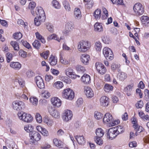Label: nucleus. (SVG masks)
Wrapping results in <instances>:
<instances>
[{
    "label": "nucleus",
    "mask_w": 149,
    "mask_h": 149,
    "mask_svg": "<svg viewBox=\"0 0 149 149\" xmlns=\"http://www.w3.org/2000/svg\"><path fill=\"white\" fill-rule=\"evenodd\" d=\"M103 122L107 124H109L111 126H114L118 123V121L113 120L112 116L109 113H107L103 118Z\"/></svg>",
    "instance_id": "f257e3e1"
},
{
    "label": "nucleus",
    "mask_w": 149,
    "mask_h": 149,
    "mask_svg": "<svg viewBox=\"0 0 149 149\" xmlns=\"http://www.w3.org/2000/svg\"><path fill=\"white\" fill-rule=\"evenodd\" d=\"M91 46V44L88 41L82 40L78 44V49L79 51L84 52L88 50Z\"/></svg>",
    "instance_id": "f03ea898"
},
{
    "label": "nucleus",
    "mask_w": 149,
    "mask_h": 149,
    "mask_svg": "<svg viewBox=\"0 0 149 149\" xmlns=\"http://www.w3.org/2000/svg\"><path fill=\"white\" fill-rule=\"evenodd\" d=\"M74 96V93L72 90L69 88L65 89L62 94L63 98L69 100H72Z\"/></svg>",
    "instance_id": "7ed1b4c3"
},
{
    "label": "nucleus",
    "mask_w": 149,
    "mask_h": 149,
    "mask_svg": "<svg viewBox=\"0 0 149 149\" xmlns=\"http://www.w3.org/2000/svg\"><path fill=\"white\" fill-rule=\"evenodd\" d=\"M133 10L136 15L137 16L142 15L144 12L143 6L140 3H136L134 5Z\"/></svg>",
    "instance_id": "20e7f679"
},
{
    "label": "nucleus",
    "mask_w": 149,
    "mask_h": 149,
    "mask_svg": "<svg viewBox=\"0 0 149 149\" xmlns=\"http://www.w3.org/2000/svg\"><path fill=\"white\" fill-rule=\"evenodd\" d=\"M12 106L14 109L18 111L24 109L25 105L24 102L22 101H15L13 102Z\"/></svg>",
    "instance_id": "39448f33"
},
{
    "label": "nucleus",
    "mask_w": 149,
    "mask_h": 149,
    "mask_svg": "<svg viewBox=\"0 0 149 149\" xmlns=\"http://www.w3.org/2000/svg\"><path fill=\"white\" fill-rule=\"evenodd\" d=\"M103 54L107 60H111L113 58L112 51L110 48L108 47H106L103 48Z\"/></svg>",
    "instance_id": "423d86ee"
},
{
    "label": "nucleus",
    "mask_w": 149,
    "mask_h": 149,
    "mask_svg": "<svg viewBox=\"0 0 149 149\" xmlns=\"http://www.w3.org/2000/svg\"><path fill=\"white\" fill-rule=\"evenodd\" d=\"M73 116L72 112L69 110H65L62 114L63 119L67 122L72 119Z\"/></svg>",
    "instance_id": "0eeeda50"
},
{
    "label": "nucleus",
    "mask_w": 149,
    "mask_h": 149,
    "mask_svg": "<svg viewBox=\"0 0 149 149\" xmlns=\"http://www.w3.org/2000/svg\"><path fill=\"white\" fill-rule=\"evenodd\" d=\"M29 134L31 139L33 141L32 142V143L34 142V141H38L40 140L41 138L40 134L36 131H32L29 133Z\"/></svg>",
    "instance_id": "6e6552de"
},
{
    "label": "nucleus",
    "mask_w": 149,
    "mask_h": 149,
    "mask_svg": "<svg viewBox=\"0 0 149 149\" xmlns=\"http://www.w3.org/2000/svg\"><path fill=\"white\" fill-rule=\"evenodd\" d=\"M95 66L98 72L101 74H104L106 71V69L103 64L101 63L97 62L95 64Z\"/></svg>",
    "instance_id": "1a4fd4ad"
},
{
    "label": "nucleus",
    "mask_w": 149,
    "mask_h": 149,
    "mask_svg": "<svg viewBox=\"0 0 149 149\" xmlns=\"http://www.w3.org/2000/svg\"><path fill=\"white\" fill-rule=\"evenodd\" d=\"M65 72L67 76L72 79H75L77 77L79 78L80 77V76L76 74L74 72H73L72 69L71 68H68L66 69Z\"/></svg>",
    "instance_id": "9d476101"
},
{
    "label": "nucleus",
    "mask_w": 149,
    "mask_h": 149,
    "mask_svg": "<svg viewBox=\"0 0 149 149\" xmlns=\"http://www.w3.org/2000/svg\"><path fill=\"white\" fill-rule=\"evenodd\" d=\"M116 129L114 127L110 128L108 131L107 137L109 139H113L115 138L117 135L118 133L116 132L115 130Z\"/></svg>",
    "instance_id": "9b49d317"
},
{
    "label": "nucleus",
    "mask_w": 149,
    "mask_h": 149,
    "mask_svg": "<svg viewBox=\"0 0 149 149\" xmlns=\"http://www.w3.org/2000/svg\"><path fill=\"white\" fill-rule=\"evenodd\" d=\"M45 16H41L39 15V16H37L34 19V24L36 26H38L45 21Z\"/></svg>",
    "instance_id": "f8f14e48"
},
{
    "label": "nucleus",
    "mask_w": 149,
    "mask_h": 149,
    "mask_svg": "<svg viewBox=\"0 0 149 149\" xmlns=\"http://www.w3.org/2000/svg\"><path fill=\"white\" fill-rule=\"evenodd\" d=\"M35 81L38 87L40 89L44 88L45 85L43 80L41 77L37 76L35 77Z\"/></svg>",
    "instance_id": "ddd939ff"
},
{
    "label": "nucleus",
    "mask_w": 149,
    "mask_h": 149,
    "mask_svg": "<svg viewBox=\"0 0 149 149\" xmlns=\"http://www.w3.org/2000/svg\"><path fill=\"white\" fill-rule=\"evenodd\" d=\"M51 102L52 105L57 107H59L61 104V101L58 97H54L51 99Z\"/></svg>",
    "instance_id": "4468645a"
},
{
    "label": "nucleus",
    "mask_w": 149,
    "mask_h": 149,
    "mask_svg": "<svg viewBox=\"0 0 149 149\" xmlns=\"http://www.w3.org/2000/svg\"><path fill=\"white\" fill-rule=\"evenodd\" d=\"M84 92L87 97L88 98H91L93 96V92L92 89L90 87L85 86Z\"/></svg>",
    "instance_id": "2eb2a0df"
},
{
    "label": "nucleus",
    "mask_w": 149,
    "mask_h": 149,
    "mask_svg": "<svg viewBox=\"0 0 149 149\" xmlns=\"http://www.w3.org/2000/svg\"><path fill=\"white\" fill-rule=\"evenodd\" d=\"M53 142L54 145L59 148H62L64 146V143L60 140L56 138L54 139Z\"/></svg>",
    "instance_id": "dca6fc26"
},
{
    "label": "nucleus",
    "mask_w": 149,
    "mask_h": 149,
    "mask_svg": "<svg viewBox=\"0 0 149 149\" xmlns=\"http://www.w3.org/2000/svg\"><path fill=\"white\" fill-rule=\"evenodd\" d=\"M109 102L108 97L105 96L101 97L100 99L101 105L104 107L108 105Z\"/></svg>",
    "instance_id": "f3484780"
},
{
    "label": "nucleus",
    "mask_w": 149,
    "mask_h": 149,
    "mask_svg": "<svg viewBox=\"0 0 149 149\" xmlns=\"http://www.w3.org/2000/svg\"><path fill=\"white\" fill-rule=\"evenodd\" d=\"M141 20L143 25L144 26H149V18L146 16H143Z\"/></svg>",
    "instance_id": "a211bd4d"
},
{
    "label": "nucleus",
    "mask_w": 149,
    "mask_h": 149,
    "mask_svg": "<svg viewBox=\"0 0 149 149\" xmlns=\"http://www.w3.org/2000/svg\"><path fill=\"white\" fill-rule=\"evenodd\" d=\"M127 77V74L124 72H120L117 74V78L119 80L122 81H124Z\"/></svg>",
    "instance_id": "6ab92c4d"
},
{
    "label": "nucleus",
    "mask_w": 149,
    "mask_h": 149,
    "mask_svg": "<svg viewBox=\"0 0 149 149\" xmlns=\"http://www.w3.org/2000/svg\"><path fill=\"white\" fill-rule=\"evenodd\" d=\"M81 80L84 84H88L91 81V78L90 76L86 74H84L82 76L81 78Z\"/></svg>",
    "instance_id": "aec40b11"
},
{
    "label": "nucleus",
    "mask_w": 149,
    "mask_h": 149,
    "mask_svg": "<svg viewBox=\"0 0 149 149\" xmlns=\"http://www.w3.org/2000/svg\"><path fill=\"white\" fill-rule=\"evenodd\" d=\"M89 58L90 56L87 54H83L81 56V61L85 64H87L88 63Z\"/></svg>",
    "instance_id": "412c9836"
},
{
    "label": "nucleus",
    "mask_w": 149,
    "mask_h": 149,
    "mask_svg": "<svg viewBox=\"0 0 149 149\" xmlns=\"http://www.w3.org/2000/svg\"><path fill=\"white\" fill-rule=\"evenodd\" d=\"M10 66L16 70H19L21 67V64L18 62H11L10 63Z\"/></svg>",
    "instance_id": "4be33fe9"
},
{
    "label": "nucleus",
    "mask_w": 149,
    "mask_h": 149,
    "mask_svg": "<svg viewBox=\"0 0 149 149\" xmlns=\"http://www.w3.org/2000/svg\"><path fill=\"white\" fill-rule=\"evenodd\" d=\"M36 13L37 16H39V15L41 16H45L44 11L41 7H38L36 8Z\"/></svg>",
    "instance_id": "5701e85b"
},
{
    "label": "nucleus",
    "mask_w": 149,
    "mask_h": 149,
    "mask_svg": "<svg viewBox=\"0 0 149 149\" xmlns=\"http://www.w3.org/2000/svg\"><path fill=\"white\" fill-rule=\"evenodd\" d=\"M104 131L102 128H99L97 129L95 131L96 136L95 137L101 138L104 135Z\"/></svg>",
    "instance_id": "b1692460"
},
{
    "label": "nucleus",
    "mask_w": 149,
    "mask_h": 149,
    "mask_svg": "<svg viewBox=\"0 0 149 149\" xmlns=\"http://www.w3.org/2000/svg\"><path fill=\"white\" fill-rule=\"evenodd\" d=\"M49 62L52 65H56L57 63V57L55 56H53L52 55L49 57Z\"/></svg>",
    "instance_id": "393cba45"
},
{
    "label": "nucleus",
    "mask_w": 149,
    "mask_h": 149,
    "mask_svg": "<svg viewBox=\"0 0 149 149\" xmlns=\"http://www.w3.org/2000/svg\"><path fill=\"white\" fill-rule=\"evenodd\" d=\"M73 28L72 23L71 22H68L65 25V33L67 34L69 31H70Z\"/></svg>",
    "instance_id": "a878e982"
},
{
    "label": "nucleus",
    "mask_w": 149,
    "mask_h": 149,
    "mask_svg": "<svg viewBox=\"0 0 149 149\" xmlns=\"http://www.w3.org/2000/svg\"><path fill=\"white\" fill-rule=\"evenodd\" d=\"M74 16L76 19H79L81 17V12L80 9L77 8H75L74 11Z\"/></svg>",
    "instance_id": "bb28decb"
},
{
    "label": "nucleus",
    "mask_w": 149,
    "mask_h": 149,
    "mask_svg": "<svg viewBox=\"0 0 149 149\" xmlns=\"http://www.w3.org/2000/svg\"><path fill=\"white\" fill-rule=\"evenodd\" d=\"M94 27L95 31L99 32L103 31V27L100 23H96L94 25Z\"/></svg>",
    "instance_id": "cd10ccee"
},
{
    "label": "nucleus",
    "mask_w": 149,
    "mask_h": 149,
    "mask_svg": "<svg viewBox=\"0 0 149 149\" xmlns=\"http://www.w3.org/2000/svg\"><path fill=\"white\" fill-rule=\"evenodd\" d=\"M120 65V64L112 63L111 65V69L112 71L115 72L116 70L118 72L121 71Z\"/></svg>",
    "instance_id": "c85d7f7f"
},
{
    "label": "nucleus",
    "mask_w": 149,
    "mask_h": 149,
    "mask_svg": "<svg viewBox=\"0 0 149 149\" xmlns=\"http://www.w3.org/2000/svg\"><path fill=\"white\" fill-rule=\"evenodd\" d=\"M75 138L78 143L82 145L85 142V140L83 136H76Z\"/></svg>",
    "instance_id": "c756f323"
},
{
    "label": "nucleus",
    "mask_w": 149,
    "mask_h": 149,
    "mask_svg": "<svg viewBox=\"0 0 149 149\" xmlns=\"http://www.w3.org/2000/svg\"><path fill=\"white\" fill-rule=\"evenodd\" d=\"M101 11L100 9H97L93 13V16L97 20L99 19L101 16Z\"/></svg>",
    "instance_id": "7c9ffc66"
},
{
    "label": "nucleus",
    "mask_w": 149,
    "mask_h": 149,
    "mask_svg": "<svg viewBox=\"0 0 149 149\" xmlns=\"http://www.w3.org/2000/svg\"><path fill=\"white\" fill-rule=\"evenodd\" d=\"M113 86L109 84H105L104 87V90L106 92H109L113 90Z\"/></svg>",
    "instance_id": "2f4dec72"
},
{
    "label": "nucleus",
    "mask_w": 149,
    "mask_h": 149,
    "mask_svg": "<svg viewBox=\"0 0 149 149\" xmlns=\"http://www.w3.org/2000/svg\"><path fill=\"white\" fill-rule=\"evenodd\" d=\"M23 121L28 123L31 122L33 120V117L30 114H27L25 115Z\"/></svg>",
    "instance_id": "473e14b6"
},
{
    "label": "nucleus",
    "mask_w": 149,
    "mask_h": 149,
    "mask_svg": "<svg viewBox=\"0 0 149 149\" xmlns=\"http://www.w3.org/2000/svg\"><path fill=\"white\" fill-rule=\"evenodd\" d=\"M35 34L36 38L38 40H40L41 42L43 43H45V42L46 41L44 38L41 36L39 33L38 32H36Z\"/></svg>",
    "instance_id": "72a5a7b5"
},
{
    "label": "nucleus",
    "mask_w": 149,
    "mask_h": 149,
    "mask_svg": "<svg viewBox=\"0 0 149 149\" xmlns=\"http://www.w3.org/2000/svg\"><path fill=\"white\" fill-rule=\"evenodd\" d=\"M63 83L60 81H58L55 82L54 84V87L57 89H59L63 87Z\"/></svg>",
    "instance_id": "f704fd0d"
},
{
    "label": "nucleus",
    "mask_w": 149,
    "mask_h": 149,
    "mask_svg": "<svg viewBox=\"0 0 149 149\" xmlns=\"http://www.w3.org/2000/svg\"><path fill=\"white\" fill-rule=\"evenodd\" d=\"M136 128H134L135 130L136 131V135L137 136L143 130V128L141 126H139L138 125L137 126H136Z\"/></svg>",
    "instance_id": "c9c22d12"
},
{
    "label": "nucleus",
    "mask_w": 149,
    "mask_h": 149,
    "mask_svg": "<svg viewBox=\"0 0 149 149\" xmlns=\"http://www.w3.org/2000/svg\"><path fill=\"white\" fill-rule=\"evenodd\" d=\"M30 102L35 106H36L38 103V100L36 97H31L29 99Z\"/></svg>",
    "instance_id": "e433bc0d"
},
{
    "label": "nucleus",
    "mask_w": 149,
    "mask_h": 149,
    "mask_svg": "<svg viewBox=\"0 0 149 149\" xmlns=\"http://www.w3.org/2000/svg\"><path fill=\"white\" fill-rule=\"evenodd\" d=\"M95 47L97 51H100L102 47L101 43L99 41L96 42L95 43Z\"/></svg>",
    "instance_id": "4c0bfd02"
},
{
    "label": "nucleus",
    "mask_w": 149,
    "mask_h": 149,
    "mask_svg": "<svg viewBox=\"0 0 149 149\" xmlns=\"http://www.w3.org/2000/svg\"><path fill=\"white\" fill-rule=\"evenodd\" d=\"M33 47L35 48L38 49L41 46V44L38 40H35L32 44Z\"/></svg>",
    "instance_id": "58836bf2"
},
{
    "label": "nucleus",
    "mask_w": 149,
    "mask_h": 149,
    "mask_svg": "<svg viewBox=\"0 0 149 149\" xmlns=\"http://www.w3.org/2000/svg\"><path fill=\"white\" fill-rule=\"evenodd\" d=\"M10 44L13 47L15 50L17 51L19 50V47L17 42L14 41H12L11 42Z\"/></svg>",
    "instance_id": "ea45409f"
},
{
    "label": "nucleus",
    "mask_w": 149,
    "mask_h": 149,
    "mask_svg": "<svg viewBox=\"0 0 149 149\" xmlns=\"http://www.w3.org/2000/svg\"><path fill=\"white\" fill-rule=\"evenodd\" d=\"M102 40L104 43L106 44H109L111 41L109 38L106 36H104L102 38Z\"/></svg>",
    "instance_id": "a19ab883"
},
{
    "label": "nucleus",
    "mask_w": 149,
    "mask_h": 149,
    "mask_svg": "<svg viewBox=\"0 0 149 149\" xmlns=\"http://www.w3.org/2000/svg\"><path fill=\"white\" fill-rule=\"evenodd\" d=\"M114 128L116 129L115 130H116L117 133H118V135L122 133L124 131L123 128L120 126L114 127Z\"/></svg>",
    "instance_id": "79ce46f5"
},
{
    "label": "nucleus",
    "mask_w": 149,
    "mask_h": 149,
    "mask_svg": "<svg viewBox=\"0 0 149 149\" xmlns=\"http://www.w3.org/2000/svg\"><path fill=\"white\" fill-rule=\"evenodd\" d=\"M103 117V115L101 113L96 111L94 113V117L97 120H99L101 119Z\"/></svg>",
    "instance_id": "37998d69"
},
{
    "label": "nucleus",
    "mask_w": 149,
    "mask_h": 149,
    "mask_svg": "<svg viewBox=\"0 0 149 149\" xmlns=\"http://www.w3.org/2000/svg\"><path fill=\"white\" fill-rule=\"evenodd\" d=\"M94 140L96 143L99 145H101L103 143V140L101 138L95 137L94 138Z\"/></svg>",
    "instance_id": "c03bdc74"
},
{
    "label": "nucleus",
    "mask_w": 149,
    "mask_h": 149,
    "mask_svg": "<svg viewBox=\"0 0 149 149\" xmlns=\"http://www.w3.org/2000/svg\"><path fill=\"white\" fill-rule=\"evenodd\" d=\"M63 5L65 9L67 11H69L70 10V8L68 2L66 1H64L63 3Z\"/></svg>",
    "instance_id": "a18cd8bd"
},
{
    "label": "nucleus",
    "mask_w": 149,
    "mask_h": 149,
    "mask_svg": "<svg viewBox=\"0 0 149 149\" xmlns=\"http://www.w3.org/2000/svg\"><path fill=\"white\" fill-rule=\"evenodd\" d=\"M53 6L55 8L59 9L60 8V5L58 2L56 0H53L52 2Z\"/></svg>",
    "instance_id": "49530a36"
},
{
    "label": "nucleus",
    "mask_w": 149,
    "mask_h": 149,
    "mask_svg": "<svg viewBox=\"0 0 149 149\" xmlns=\"http://www.w3.org/2000/svg\"><path fill=\"white\" fill-rule=\"evenodd\" d=\"M24 130L30 133L32 131L33 128L31 125H28L24 127Z\"/></svg>",
    "instance_id": "de8ad7c7"
},
{
    "label": "nucleus",
    "mask_w": 149,
    "mask_h": 149,
    "mask_svg": "<svg viewBox=\"0 0 149 149\" xmlns=\"http://www.w3.org/2000/svg\"><path fill=\"white\" fill-rule=\"evenodd\" d=\"M45 123L47 124L49 126H51L53 124V121L52 120L48 118H45L44 120Z\"/></svg>",
    "instance_id": "09e8293b"
},
{
    "label": "nucleus",
    "mask_w": 149,
    "mask_h": 149,
    "mask_svg": "<svg viewBox=\"0 0 149 149\" xmlns=\"http://www.w3.org/2000/svg\"><path fill=\"white\" fill-rule=\"evenodd\" d=\"M76 70L78 72H81L82 73L85 70L84 67L80 65H77L76 67Z\"/></svg>",
    "instance_id": "8fccbe9b"
},
{
    "label": "nucleus",
    "mask_w": 149,
    "mask_h": 149,
    "mask_svg": "<svg viewBox=\"0 0 149 149\" xmlns=\"http://www.w3.org/2000/svg\"><path fill=\"white\" fill-rule=\"evenodd\" d=\"M87 0V1H85L87 2V3L86 4L85 6L88 9L91 8L93 4V1Z\"/></svg>",
    "instance_id": "3c124183"
},
{
    "label": "nucleus",
    "mask_w": 149,
    "mask_h": 149,
    "mask_svg": "<svg viewBox=\"0 0 149 149\" xmlns=\"http://www.w3.org/2000/svg\"><path fill=\"white\" fill-rule=\"evenodd\" d=\"M42 96L45 98H48L50 96V93L47 91H42Z\"/></svg>",
    "instance_id": "603ef678"
},
{
    "label": "nucleus",
    "mask_w": 149,
    "mask_h": 149,
    "mask_svg": "<svg viewBox=\"0 0 149 149\" xmlns=\"http://www.w3.org/2000/svg\"><path fill=\"white\" fill-rule=\"evenodd\" d=\"M51 115L55 118H58L60 117L59 112L56 109Z\"/></svg>",
    "instance_id": "864d4df0"
},
{
    "label": "nucleus",
    "mask_w": 149,
    "mask_h": 149,
    "mask_svg": "<svg viewBox=\"0 0 149 149\" xmlns=\"http://www.w3.org/2000/svg\"><path fill=\"white\" fill-rule=\"evenodd\" d=\"M25 115H26V113L22 111L19 112L18 113L19 118L20 119L22 120L23 121L24 120V118Z\"/></svg>",
    "instance_id": "5fc2aeb1"
},
{
    "label": "nucleus",
    "mask_w": 149,
    "mask_h": 149,
    "mask_svg": "<svg viewBox=\"0 0 149 149\" xmlns=\"http://www.w3.org/2000/svg\"><path fill=\"white\" fill-rule=\"evenodd\" d=\"M13 37L16 39H19L22 37V35L20 32L16 33L14 34Z\"/></svg>",
    "instance_id": "6e6d98bb"
},
{
    "label": "nucleus",
    "mask_w": 149,
    "mask_h": 149,
    "mask_svg": "<svg viewBox=\"0 0 149 149\" xmlns=\"http://www.w3.org/2000/svg\"><path fill=\"white\" fill-rule=\"evenodd\" d=\"M36 118L37 121L39 123H40L42 122V118L40 114L38 113H37L36 115Z\"/></svg>",
    "instance_id": "4d7b16f0"
},
{
    "label": "nucleus",
    "mask_w": 149,
    "mask_h": 149,
    "mask_svg": "<svg viewBox=\"0 0 149 149\" xmlns=\"http://www.w3.org/2000/svg\"><path fill=\"white\" fill-rule=\"evenodd\" d=\"M6 55L7 61L8 63L12 59V54L8 52L6 54Z\"/></svg>",
    "instance_id": "13d9d810"
},
{
    "label": "nucleus",
    "mask_w": 149,
    "mask_h": 149,
    "mask_svg": "<svg viewBox=\"0 0 149 149\" xmlns=\"http://www.w3.org/2000/svg\"><path fill=\"white\" fill-rule=\"evenodd\" d=\"M49 52V51H46L41 54L40 56L45 59H47L48 57Z\"/></svg>",
    "instance_id": "bf43d9fd"
},
{
    "label": "nucleus",
    "mask_w": 149,
    "mask_h": 149,
    "mask_svg": "<svg viewBox=\"0 0 149 149\" xmlns=\"http://www.w3.org/2000/svg\"><path fill=\"white\" fill-rule=\"evenodd\" d=\"M46 28L50 32H52L53 31V26L50 23L47 24Z\"/></svg>",
    "instance_id": "052dcab7"
},
{
    "label": "nucleus",
    "mask_w": 149,
    "mask_h": 149,
    "mask_svg": "<svg viewBox=\"0 0 149 149\" xmlns=\"http://www.w3.org/2000/svg\"><path fill=\"white\" fill-rule=\"evenodd\" d=\"M133 84L131 83L128 85V86L126 87V88H125V90H126L127 92H130L132 90L133 88Z\"/></svg>",
    "instance_id": "680f3d73"
},
{
    "label": "nucleus",
    "mask_w": 149,
    "mask_h": 149,
    "mask_svg": "<svg viewBox=\"0 0 149 149\" xmlns=\"http://www.w3.org/2000/svg\"><path fill=\"white\" fill-rule=\"evenodd\" d=\"M145 97L146 100L149 101V91L146 89L144 91Z\"/></svg>",
    "instance_id": "e2e57ef3"
},
{
    "label": "nucleus",
    "mask_w": 149,
    "mask_h": 149,
    "mask_svg": "<svg viewBox=\"0 0 149 149\" xmlns=\"http://www.w3.org/2000/svg\"><path fill=\"white\" fill-rule=\"evenodd\" d=\"M60 62L64 65L68 64L69 63V61L66 59H63V57L60 56Z\"/></svg>",
    "instance_id": "0e129e2a"
},
{
    "label": "nucleus",
    "mask_w": 149,
    "mask_h": 149,
    "mask_svg": "<svg viewBox=\"0 0 149 149\" xmlns=\"http://www.w3.org/2000/svg\"><path fill=\"white\" fill-rule=\"evenodd\" d=\"M36 6V4L34 1L31 2L29 5V9L33 10Z\"/></svg>",
    "instance_id": "69168bd1"
},
{
    "label": "nucleus",
    "mask_w": 149,
    "mask_h": 149,
    "mask_svg": "<svg viewBox=\"0 0 149 149\" xmlns=\"http://www.w3.org/2000/svg\"><path fill=\"white\" fill-rule=\"evenodd\" d=\"M136 105L137 108H141L143 106V102L141 100L139 101Z\"/></svg>",
    "instance_id": "338daca9"
},
{
    "label": "nucleus",
    "mask_w": 149,
    "mask_h": 149,
    "mask_svg": "<svg viewBox=\"0 0 149 149\" xmlns=\"http://www.w3.org/2000/svg\"><path fill=\"white\" fill-rule=\"evenodd\" d=\"M65 132L62 129L59 130L57 132V135L58 137H61L64 135Z\"/></svg>",
    "instance_id": "774afa93"
}]
</instances>
